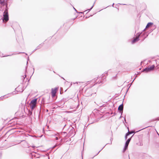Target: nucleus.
Returning a JSON list of instances; mask_svg holds the SVG:
<instances>
[{"label":"nucleus","mask_w":159,"mask_h":159,"mask_svg":"<svg viewBox=\"0 0 159 159\" xmlns=\"http://www.w3.org/2000/svg\"><path fill=\"white\" fill-rule=\"evenodd\" d=\"M3 22L6 23L9 20L7 10L6 9L3 14V17L2 18Z\"/></svg>","instance_id":"obj_1"},{"label":"nucleus","mask_w":159,"mask_h":159,"mask_svg":"<svg viewBox=\"0 0 159 159\" xmlns=\"http://www.w3.org/2000/svg\"><path fill=\"white\" fill-rule=\"evenodd\" d=\"M131 139V138H129L126 141V142H125V147L123 148V152H125V151H126V150L127 148L128 145L129 144V143Z\"/></svg>","instance_id":"obj_2"},{"label":"nucleus","mask_w":159,"mask_h":159,"mask_svg":"<svg viewBox=\"0 0 159 159\" xmlns=\"http://www.w3.org/2000/svg\"><path fill=\"white\" fill-rule=\"evenodd\" d=\"M57 89V88H56L52 89L51 93L52 98H53L55 96Z\"/></svg>","instance_id":"obj_3"},{"label":"nucleus","mask_w":159,"mask_h":159,"mask_svg":"<svg viewBox=\"0 0 159 159\" xmlns=\"http://www.w3.org/2000/svg\"><path fill=\"white\" fill-rule=\"evenodd\" d=\"M123 110V103L120 105L118 108V110L120 111V113H121V115L122 114Z\"/></svg>","instance_id":"obj_4"},{"label":"nucleus","mask_w":159,"mask_h":159,"mask_svg":"<svg viewBox=\"0 0 159 159\" xmlns=\"http://www.w3.org/2000/svg\"><path fill=\"white\" fill-rule=\"evenodd\" d=\"M95 81L96 83H95V84H96L98 83L100 84L101 83H102V80H101V78L99 77H98L97 78H95L93 80V81Z\"/></svg>","instance_id":"obj_5"},{"label":"nucleus","mask_w":159,"mask_h":159,"mask_svg":"<svg viewBox=\"0 0 159 159\" xmlns=\"http://www.w3.org/2000/svg\"><path fill=\"white\" fill-rule=\"evenodd\" d=\"M141 34V33L139 34L138 35H137L136 37L133 39L132 41V43H134L139 40V37L140 36V35Z\"/></svg>","instance_id":"obj_6"},{"label":"nucleus","mask_w":159,"mask_h":159,"mask_svg":"<svg viewBox=\"0 0 159 159\" xmlns=\"http://www.w3.org/2000/svg\"><path fill=\"white\" fill-rule=\"evenodd\" d=\"M97 91V89L96 88L92 92H91L89 94H87V93L86 96H91L92 94L94 93H96Z\"/></svg>","instance_id":"obj_7"},{"label":"nucleus","mask_w":159,"mask_h":159,"mask_svg":"<svg viewBox=\"0 0 159 159\" xmlns=\"http://www.w3.org/2000/svg\"><path fill=\"white\" fill-rule=\"evenodd\" d=\"M37 99L35 98L34 99L31 101L30 104H36L37 102Z\"/></svg>","instance_id":"obj_8"},{"label":"nucleus","mask_w":159,"mask_h":159,"mask_svg":"<svg viewBox=\"0 0 159 159\" xmlns=\"http://www.w3.org/2000/svg\"><path fill=\"white\" fill-rule=\"evenodd\" d=\"M30 105L31 109L33 110L34 108L35 107L36 104H31L30 103Z\"/></svg>","instance_id":"obj_9"},{"label":"nucleus","mask_w":159,"mask_h":159,"mask_svg":"<svg viewBox=\"0 0 159 159\" xmlns=\"http://www.w3.org/2000/svg\"><path fill=\"white\" fill-rule=\"evenodd\" d=\"M155 67V66L154 65L150 67H148L149 69V70L150 71L154 69Z\"/></svg>","instance_id":"obj_10"},{"label":"nucleus","mask_w":159,"mask_h":159,"mask_svg":"<svg viewBox=\"0 0 159 159\" xmlns=\"http://www.w3.org/2000/svg\"><path fill=\"white\" fill-rule=\"evenodd\" d=\"M153 23L152 22H149V23H148V24L146 26L145 28H148L151 25H153Z\"/></svg>","instance_id":"obj_11"},{"label":"nucleus","mask_w":159,"mask_h":159,"mask_svg":"<svg viewBox=\"0 0 159 159\" xmlns=\"http://www.w3.org/2000/svg\"><path fill=\"white\" fill-rule=\"evenodd\" d=\"M143 71H145L146 72L150 71L148 67H146L143 70Z\"/></svg>","instance_id":"obj_12"},{"label":"nucleus","mask_w":159,"mask_h":159,"mask_svg":"<svg viewBox=\"0 0 159 159\" xmlns=\"http://www.w3.org/2000/svg\"><path fill=\"white\" fill-rule=\"evenodd\" d=\"M28 115L30 117H31V116L32 115V112L29 111H28Z\"/></svg>","instance_id":"obj_13"},{"label":"nucleus","mask_w":159,"mask_h":159,"mask_svg":"<svg viewBox=\"0 0 159 159\" xmlns=\"http://www.w3.org/2000/svg\"><path fill=\"white\" fill-rule=\"evenodd\" d=\"M0 3L4 5L5 4V1L4 0H0Z\"/></svg>","instance_id":"obj_14"},{"label":"nucleus","mask_w":159,"mask_h":159,"mask_svg":"<svg viewBox=\"0 0 159 159\" xmlns=\"http://www.w3.org/2000/svg\"><path fill=\"white\" fill-rule=\"evenodd\" d=\"M159 120V117L155 119H154L153 120H152V121H155L156 120Z\"/></svg>","instance_id":"obj_15"},{"label":"nucleus","mask_w":159,"mask_h":159,"mask_svg":"<svg viewBox=\"0 0 159 159\" xmlns=\"http://www.w3.org/2000/svg\"><path fill=\"white\" fill-rule=\"evenodd\" d=\"M129 131H128V132L126 134V136H128V135H129Z\"/></svg>","instance_id":"obj_16"},{"label":"nucleus","mask_w":159,"mask_h":159,"mask_svg":"<svg viewBox=\"0 0 159 159\" xmlns=\"http://www.w3.org/2000/svg\"><path fill=\"white\" fill-rule=\"evenodd\" d=\"M93 5L92 6V7H91V8L90 9H88L87 10H89V11H90L92 9L93 7Z\"/></svg>","instance_id":"obj_17"},{"label":"nucleus","mask_w":159,"mask_h":159,"mask_svg":"<svg viewBox=\"0 0 159 159\" xmlns=\"http://www.w3.org/2000/svg\"><path fill=\"white\" fill-rule=\"evenodd\" d=\"M90 91V89H87L86 91H85V93H86L88 92L89 91Z\"/></svg>","instance_id":"obj_18"},{"label":"nucleus","mask_w":159,"mask_h":159,"mask_svg":"<svg viewBox=\"0 0 159 159\" xmlns=\"http://www.w3.org/2000/svg\"><path fill=\"white\" fill-rule=\"evenodd\" d=\"M41 45H40L39 46H38L37 47V48L36 49H38L39 48H41Z\"/></svg>","instance_id":"obj_19"},{"label":"nucleus","mask_w":159,"mask_h":159,"mask_svg":"<svg viewBox=\"0 0 159 159\" xmlns=\"http://www.w3.org/2000/svg\"><path fill=\"white\" fill-rule=\"evenodd\" d=\"M22 77L23 78V79H24L26 77V75H25L24 76H22Z\"/></svg>","instance_id":"obj_20"},{"label":"nucleus","mask_w":159,"mask_h":159,"mask_svg":"<svg viewBox=\"0 0 159 159\" xmlns=\"http://www.w3.org/2000/svg\"><path fill=\"white\" fill-rule=\"evenodd\" d=\"M145 34H144V35ZM146 34V36L144 37V38L143 39V40L148 35L147 34Z\"/></svg>","instance_id":"obj_21"},{"label":"nucleus","mask_w":159,"mask_h":159,"mask_svg":"<svg viewBox=\"0 0 159 159\" xmlns=\"http://www.w3.org/2000/svg\"><path fill=\"white\" fill-rule=\"evenodd\" d=\"M133 133H134V132L132 131H129V133L130 134H132Z\"/></svg>","instance_id":"obj_22"},{"label":"nucleus","mask_w":159,"mask_h":159,"mask_svg":"<svg viewBox=\"0 0 159 159\" xmlns=\"http://www.w3.org/2000/svg\"><path fill=\"white\" fill-rule=\"evenodd\" d=\"M55 138H56V140H57L58 139V138L57 137H56Z\"/></svg>","instance_id":"obj_23"},{"label":"nucleus","mask_w":159,"mask_h":159,"mask_svg":"<svg viewBox=\"0 0 159 159\" xmlns=\"http://www.w3.org/2000/svg\"><path fill=\"white\" fill-rule=\"evenodd\" d=\"M113 140V139L112 138H111L110 139V140L111 141H111Z\"/></svg>","instance_id":"obj_24"},{"label":"nucleus","mask_w":159,"mask_h":159,"mask_svg":"<svg viewBox=\"0 0 159 159\" xmlns=\"http://www.w3.org/2000/svg\"><path fill=\"white\" fill-rule=\"evenodd\" d=\"M101 150H100L97 154H96L94 156H96L97 155L98 153H99L101 151Z\"/></svg>","instance_id":"obj_25"},{"label":"nucleus","mask_w":159,"mask_h":159,"mask_svg":"<svg viewBox=\"0 0 159 159\" xmlns=\"http://www.w3.org/2000/svg\"><path fill=\"white\" fill-rule=\"evenodd\" d=\"M127 136H126V135H125V139H126L127 138Z\"/></svg>","instance_id":"obj_26"},{"label":"nucleus","mask_w":159,"mask_h":159,"mask_svg":"<svg viewBox=\"0 0 159 159\" xmlns=\"http://www.w3.org/2000/svg\"><path fill=\"white\" fill-rule=\"evenodd\" d=\"M73 8H74V9H75V11H76V12H77V11L76 10V9L74 7H73Z\"/></svg>","instance_id":"obj_27"},{"label":"nucleus","mask_w":159,"mask_h":159,"mask_svg":"<svg viewBox=\"0 0 159 159\" xmlns=\"http://www.w3.org/2000/svg\"><path fill=\"white\" fill-rule=\"evenodd\" d=\"M78 83H80V82H76V83L77 84H78Z\"/></svg>","instance_id":"obj_28"},{"label":"nucleus","mask_w":159,"mask_h":159,"mask_svg":"<svg viewBox=\"0 0 159 159\" xmlns=\"http://www.w3.org/2000/svg\"><path fill=\"white\" fill-rule=\"evenodd\" d=\"M32 147L33 148H35V147L34 146H32Z\"/></svg>","instance_id":"obj_29"},{"label":"nucleus","mask_w":159,"mask_h":159,"mask_svg":"<svg viewBox=\"0 0 159 159\" xmlns=\"http://www.w3.org/2000/svg\"><path fill=\"white\" fill-rule=\"evenodd\" d=\"M105 75H104L103 76V77L104 78H103V80H104L105 78H104V76Z\"/></svg>","instance_id":"obj_30"},{"label":"nucleus","mask_w":159,"mask_h":159,"mask_svg":"<svg viewBox=\"0 0 159 159\" xmlns=\"http://www.w3.org/2000/svg\"><path fill=\"white\" fill-rule=\"evenodd\" d=\"M114 3H113L112 4V6L113 7H114Z\"/></svg>","instance_id":"obj_31"},{"label":"nucleus","mask_w":159,"mask_h":159,"mask_svg":"<svg viewBox=\"0 0 159 159\" xmlns=\"http://www.w3.org/2000/svg\"><path fill=\"white\" fill-rule=\"evenodd\" d=\"M147 128V127H145V128H143L142 129H140V130H142V129H144L145 128Z\"/></svg>","instance_id":"obj_32"},{"label":"nucleus","mask_w":159,"mask_h":159,"mask_svg":"<svg viewBox=\"0 0 159 159\" xmlns=\"http://www.w3.org/2000/svg\"><path fill=\"white\" fill-rule=\"evenodd\" d=\"M104 147H105V146H104V147H103V148L101 150H102V149H103V148H104Z\"/></svg>","instance_id":"obj_33"},{"label":"nucleus","mask_w":159,"mask_h":159,"mask_svg":"<svg viewBox=\"0 0 159 159\" xmlns=\"http://www.w3.org/2000/svg\"><path fill=\"white\" fill-rule=\"evenodd\" d=\"M104 147H105V146H104V147H103V148L101 150H102V149H103V148H104Z\"/></svg>","instance_id":"obj_34"},{"label":"nucleus","mask_w":159,"mask_h":159,"mask_svg":"<svg viewBox=\"0 0 159 159\" xmlns=\"http://www.w3.org/2000/svg\"><path fill=\"white\" fill-rule=\"evenodd\" d=\"M124 120H125V121L126 122V120H125V118Z\"/></svg>","instance_id":"obj_35"},{"label":"nucleus","mask_w":159,"mask_h":159,"mask_svg":"<svg viewBox=\"0 0 159 159\" xmlns=\"http://www.w3.org/2000/svg\"><path fill=\"white\" fill-rule=\"evenodd\" d=\"M135 78H134V79L133 80V81L132 82V83L134 81V79H135Z\"/></svg>","instance_id":"obj_36"},{"label":"nucleus","mask_w":159,"mask_h":159,"mask_svg":"<svg viewBox=\"0 0 159 159\" xmlns=\"http://www.w3.org/2000/svg\"><path fill=\"white\" fill-rule=\"evenodd\" d=\"M17 88H16V90L17 91Z\"/></svg>","instance_id":"obj_37"},{"label":"nucleus","mask_w":159,"mask_h":159,"mask_svg":"<svg viewBox=\"0 0 159 159\" xmlns=\"http://www.w3.org/2000/svg\"><path fill=\"white\" fill-rule=\"evenodd\" d=\"M57 146V145H56L55 146H54V147H55V146Z\"/></svg>","instance_id":"obj_38"},{"label":"nucleus","mask_w":159,"mask_h":159,"mask_svg":"<svg viewBox=\"0 0 159 159\" xmlns=\"http://www.w3.org/2000/svg\"><path fill=\"white\" fill-rule=\"evenodd\" d=\"M111 133L112 134V131H111Z\"/></svg>","instance_id":"obj_39"},{"label":"nucleus","mask_w":159,"mask_h":159,"mask_svg":"<svg viewBox=\"0 0 159 159\" xmlns=\"http://www.w3.org/2000/svg\"><path fill=\"white\" fill-rule=\"evenodd\" d=\"M61 141H62V139H61Z\"/></svg>","instance_id":"obj_40"}]
</instances>
